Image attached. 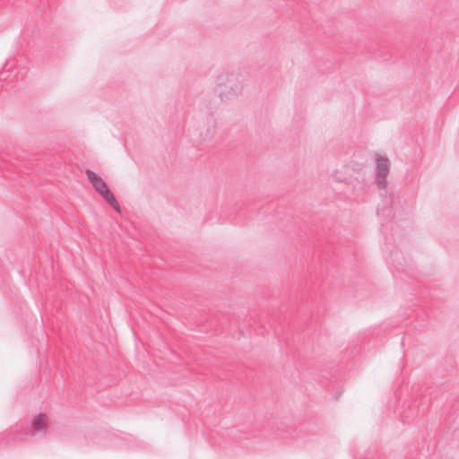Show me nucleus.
<instances>
[{"mask_svg": "<svg viewBox=\"0 0 459 459\" xmlns=\"http://www.w3.org/2000/svg\"><path fill=\"white\" fill-rule=\"evenodd\" d=\"M242 90L241 76L238 73L231 72L218 76V91L222 100H230L238 95Z\"/></svg>", "mask_w": 459, "mask_h": 459, "instance_id": "f257e3e1", "label": "nucleus"}, {"mask_svg": "<svg viewBox=\"0 0 459 459\" xmlns=\"http://www.w3.org/2000/svg\"><path fill=\"white\" fill-rule=\"evenodd\" d=\"M376 161V184L379 189L386 187V178L389 174V160L379 154L375 155Z\"/></svg>", "mask_w": 459, "mask_h": 459, "instance_id": "f03ea898", "label": "nucleus"}, {"mask_svg": "<svg viewBox=\"0 0 459 459\" xmlns=\"http://www.w3.org/2000/svg\"><path fill=\"white\" fill-rule=\"evenodd\" d=\"M85 174L88 180L91 183L94 189L101 195L108 188L106 182L97 173L91 169H86Z\"/></svg>", "mask_w": 459, "mask_h": 459, "instance_id": "7ed1b4c3", "label": "nucleus"}, {"mask_svg": "<svg viewBox=\"0 0 459 459\" xmlns=\"http://www.w3.org/2000/svg\"><path fill=\"white\" fill-rule=\"evenodd\" d=\"M349 185L351 186V198L352 200H359L367 191V186L363 180L355 178L351 180Z\"/></svg>", "mask_w": 459, "mask_h": 459, "instance_id": "20e7f679", "label": "nucleus"}, {"mask_svg": "<svg viewBox=\"0 0 459 459\" xmlns=\"http://www.w3.org/2000/svg\"><path fill=\"white\" fill-rule=\"evenodd\" d=\"M47 416L44 414H39L32 420L30 423L33 431L32 435H35L38 432L45 431L47 429Z\"/></svg>", "mask_w": 459, "mask_h": 459, "instance_id": "39448f33", "label": "nucleus"}, {"mask_svg": "<svg viewBox=\"0 0 459 459\" xmlns=\"http://www.w3.org/2000/svg\"><path fill=\"white\" fill-rule=\"evenodd\" d=\"M101 196L106 200V202L110 204L117 212H120V206L113 195V193L108 188Z\"/></svg>", "mask_w": 459, "mask_h": 459, "instance_id": "423d86ee", "label": "nucleus"}]
</instances>
